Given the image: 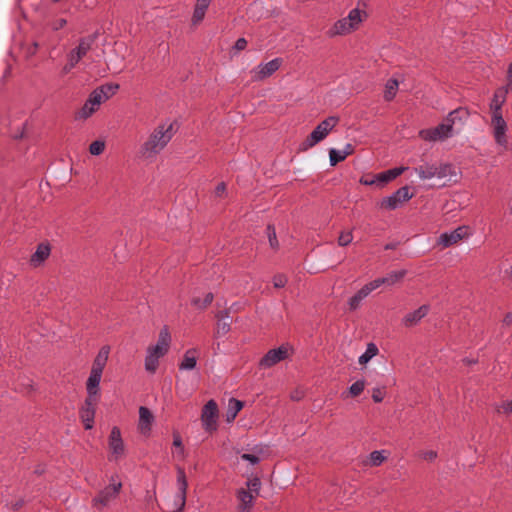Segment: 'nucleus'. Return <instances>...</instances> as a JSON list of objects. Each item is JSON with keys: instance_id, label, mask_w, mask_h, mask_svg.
Wrapping results in <instances>:
<instances>
[{"instance_id": "obj_1", "label": "nucleus", "mask_w": 512, "mask_h": 512, "mask_svg": "<svg viewBox=\"0 0 512 512\" xmlns=\"http://www.w3.org/2000/svg\"><path fill=\"white\" fill-rule=\"evenodd\" d=\"M338 122L339 117L337 116H329L320 122L300 144L299 150L305 151L322 141Z\"/></svg>"}, {"instance_id": "obj_2", "label": "nucleus", "mask_w": 512, "mask_h": 512, "mask_svg": "<svg viewBox=\"0 0 512 512\" xmlns=\"http://www.w3.org/2000/svg\"><path fill=\"white\" fill-rule=\"evenodd\" d=\"M166 133L167 131H164V126L157 127L142 145V155L146 158H150L158 154L171 139V135Z\"/></svg>"}, {"instance_id": "obj_3", "label": "nucleus", "mask_w": 512, "mask_h": 512, "mask_svg": "<svg viewBox=\"0 0 512 512\" xmlns=\"http://www.w3.org/2000/svg\"><path fill=\"white\" fill-rule=\"evenodd\" d=\"M409 190L410 187L408 185L400 187L392 195L384 197L378 203L379 208L389 211L395 210L399 205L413 198L414 194L409 193Z\"/></svg>"}, {"instance_id": "obj_4", "label": "nucleus", "mask_w": 512, "mask_h": 512, "mask_svg": "<svg viewBox=\"0 0 512 512\" xmlns=\"http://www.w3.org/2000/svg\"><path fill=\"white\" fill-rule=\"evenodd\" d=\"M289 350H293L289 344H283L278 348L270 349L259 361L261 368H270L289 357Z\"/></svg>"}, {"instance_id": "obj_5", "label": "nucleus", "mask_w": 512, "mask_h": 512, "mask_svg": "<svg viewBox=\"0 0 512 512\" xmlns=\"http://www.w3.org/2000/svg\"><path fill=\"white\" fill-rule=\"evenodd\" d=\"M218 414V405L213 399L203 406L201 420L205 431L212 433L217 430Z\"/></svg>"}, {"instance_id": "obj_6", "label": "nucleus", "mask_w": 512, "mask_h": 512, "mask_svg": "<svg viewBox=\"0 0 512 512\" xmlns=\"http://www.w3.org/2000/svg\"><path fill=\"white\" fill-rule=\"evenodd\" d=\"M492 126L495 141L498 145L507 146V123L503 118L502 112H500L499 105H495V113H492Z\"/></svg>"}, {"instance_id": "obj_7", "label": "nucleus", "mask_w": 512, "mask_h": 512, "mask_svg": "<svg viewBox=\"0 0 512 512\" xmlns=\"http://www.w3.org/2000/svg\"><path fill=\"white\" fill-rule=\"evenodd\" d=\"M98 402V399L86 398L84 404L79 410V416L85 430H90L94 426V418Z\"/></svg>"}, {"instance_id": "obj_8", "label": "nucleus", "mask_w": 512, "mask_h": 512, "mask_svg": "<svg viewBox=\"0 0 512 512\" xmlns=\"http://www.w3.org/2000/svg\"><path fill=\"white\" fill-rule=\"evenodd\" d=\"M122 488V483L110 484L102 489L96 497L93 498V506L100 508L105 507L108 503L117 497Z\"/></svg>"}, {"instance_id": "obj_9", "label": "nucleus", "mask_w": 512, "mask_h": 512, "mask_svg": "<svg viewBox=\"0 0 512 512\" xmlns=\"http://www.w3.org/2000/svg\"><path fill=\"white\" fill-rule=\"evenodd\" d=\"M468 229V226H459L450 233H442L438 238L437 244L442 245L444 248L450 247L467 237L469 235Z\"/></svg>"}, {"instance_id": "obj_10", "label": "nucleus", "mask_w": 512, "mask_h": 512, "mask_svg": "<svg viewBox=\"0 0 512 512\" xmlns=\"http://www.w3.org/2000/svg\"><path fill=\"white\" fill-rule=\"evenodd\" d=\"M406 275H407V270H405V269H402L399 271H392L384 277H379V278L369 282L368 285L370 286V288L373 291L382 285L392 286L396 283L402 282Z\"/></svg>"}, {"instance_id": "obj_11", "label": "nucleus", "mask_w": 512, "mask_h": 512, "mask_svg": "<svg viewBox=\"0 0 512 512\" xmlns=\"http://www.w3.org/2000/svg\"><path fill=\"white\" fill-rule=\"evenodd\" d=\"M406 169V167H395L378 174H374L375 185L378 187H384L398 176H400Z\"/></svg>"}, {"instance_id": "obj_12", "label": "nucleus", "mask_w": 512, "mask_h": 512, "mask_svg": "<svg viewBox=\"0 0 512 512\" xmlns=\"http://www.w3.org/2000/svg\"><path fill=\"white\" fill-rule=\"evenodd\" d=\"M177 482L179 485L180 503H179L178 508L176 510H174L173 512H184V508H185V504H186V494H187L188 483H187L185 471L180 466L177 467Z\"/></svg>"}, {"instance_id": "obj_13", "label": "nucleus", "mask_w": 512, "mask_h": 512, "mask_svg": "<svg viewBox=\"0 0 512 512\" xmlns=\"http://www.w3.org/2000/svg\"><path fill=\"white\" fill-rule=\"evenodd\" d=\"M109 448L116 457L124 454V443L121 437L120 428L117 426H114L111 429L109 435Z\"/></svg>"}, {"instance_id": "obj_14", "label": "nucleus", "mask_w": 512, "mask_h": 512, "mask_svg": "<svg viewBox=\"0 0 512 512\" xmlns=\"http://www.w3.org/2000/svg\"><path fill=\"white\" fill-rule=\"evenodd\" d=\"M236 497L239 500V512H251L256 496L253 495L252 492L247 491L245 488H240L236 492Z\"/></svg>"}, {"instance_id": "obj_15", "label": "nucleus", "mask_w": 512, "mask_h": 512, "mask_svg": "<svg viewBox=\"0 0 512 512\" xmlns=\"http://www.w3.org/2000/svg\"><path fill=\"white\" fill-rule=\"evenodd\" d=\"M51 245L49 242H41L38 244L36 251L31 255L30 263L37 267L41 265L50 255Z\"/></svg>"}, {"instance_id": "obj_16", "label": "nucleus", "mask_w": 512, "mask_h": 512, "mask_svg": "<svg viewBox=\"0 0 512 512\" xmlns=\"http://www.w3.org/2000/svg\"><path fill=\"white\" fill-rule=\"evenodd\" d=\"M430 310L429 305H422L413 312H410L404 316L402 323L405 327H412L416 325L422 318H424Z\"/></svg>"}, {"instance_id": "obj_17", "label": "nucleus", "mask_w": 512, "mask_h": 512, "mask_svg": "<svg viewBox=\"0 0 512 512\" xmlns=\"http://www.w3.org/2000/svg\"><path fill=\"white\" fill-rule=\"evenodd\" d=\"M153 422L154 415L151 410L145 406H141L139 408V429L141 433L146 434L150 432Z\"/></svg>"}, {"instance_id": "obj_18", "label": "nucleus", "mask_w": 512, "mask_h": 512, "mask_svg": "<svg viewBox=\"0 0 512 512\" xmlns=\"http://www.w3.org/2000/svg\"><path fill=\"white\" fill-rule=\"evenodd\" d=\"M109 346H103L100 351L98 352L97 356L95 357L91 373H96L98 375L102 376L103 370L106 366L107 360H108V354H109Z\"/></svg>"}, {"instance_id": "obj_19", "label": "nucleus", "mask_w": 512, "mask_h": 512, "mask_svg": "<svg viewBox=\"0 0 512 512\" xmlns=\"http://www.w3.org/2000/svg\"><path fill=\"white\" fill-rule=\"evenodd\" d=\"M101 375H98L96 373H91L88 377V380L86 382V390H87V397L86 398H93V399H100V381H101Z\"/></svg>"}, {"instance_id": "obj_20", "label": "nucleus", "mask_w": 512, "mask_h": 512, "mask_svg": "<svg viewBox=\"0 0 512 512\" xmlns=\"http://www.w3.org/2000/svg\"><path fill=\"white\" fill-rule=\"evenodd\" d=\"M354 30V26H352L351 22H349L347 18H342L334 23L327 34L329 37H334L336 35H347Z\"/></svg>"}, {"instance_id": "obj_21", "label": "nucleus", "mask_w": 512, "mask_h": 512, "mask_svg": "<svg viewBox=\"0 0 512 512\" xmlns=\"http://www.w3.org/2000/svg\"><path fill=\"white\" fill-rule=\"evenodd\" d=\"M282 58H275L261 67L255 76L256 80H263L275 73L282 65Z\"/></svg>"}, {"instance_id": "obj_22", "label": "nucleus", "mask_w": 512, "mask_h": 512, "mask_svg": "<svg viewBox=\"0 0 512 512\" xmlns=\"http://www.w3.org/2000/svg\"><path fill=\"white\" fill-rule=\"evenodd\" d=\"M469 116L470 112L466 107H458L448 114L446 121L448 124H452V126L457 122L464 124L469 119Z\"/></svg>"}, {"instance_id": "obj_23", "label": "nucleus", "mask_w": 512, "mask_h": 512, "mask_svg": "<svg viewBox=\"0 0 512 512\" xmlns=\"http://www.w3.org/2000/svg\"><path fill=\"white\" fill-rule=\"evenodd\" d=\"M197 353L198 350L196 348L188 349L183 356V360L179 364V369L193 370L197 364Z\"/></svg>"}, {"instance_id": "obj_24", "label": "nucleus", "mask_w": 512, "mask_h": 512, "mask_svg": "<svg viewBox=\"0 0 512 512\" xmlns=\"http://www.w3.org/2000/svg\"><path fill=\"white\" fill-rule=\"evenodd\" d=\"M371 292H372V289L370 288L368 283L366 285H364L355 295H353L349 299L348 304H349L350 310L351 311L356 310L359 307L361 301L365 297H367Z\"/></svg>"}, {"instance_id": "obj_25", "label": "nucleus", "mask_w": 512, "mask_h": 512, "mask_svg": "<svg viewBox=\"0 0 512 512\" xmlns=\"http://www.w3.org/2000/svg\"><path fill=\"white\" fill-rule=\"evenodd\" d=\"M244 407V402L241 400H238L236 398H231L228 403V408L226 412V421L227 422H233L237 416V414L242 410Z\"/></svg>"}, {"instance_id": "obj_26", "label": "nucleus", "mask_w": 512, "mask_h": 512, "mask_svg": "<svg viewBox=\"0 0 512 512\" xmlns=\"http://www.w3.org/2000/svg\"><path fill=\"white\" fill-rule=\"evenodd\" d=\"M99 33L96 31L86 37H83L79 40L78 46L75 48L77 52L85 56L87 52L91 49L92 45L96 41Z\"/></svg>"}, {"instance_id": "obj_27", "label": "nucleus", "mask_w": 512, "mask_h": 512, "mask_svg": "<svg viewBox=\"0 0 512 512\" xmlns=\"http://www.w3.org/2000/svg\"><path fill=\"white\" fill-rule=\"evenodd\" d=\"M510 85H507L506 88H499L494 93L493 99L490 104V109L492 110V113H495V105H499L500 112H502V106L504 102L506 101V95L509 91Z\"/></svg>"}, {"instance_id": "obj_28", "label": "nucleus", "mask_w": 512, "mask_h": 512, "mask_svg": "<svg viewBox=\"0 0 512 512\" xmlns=\"http://www.w3.org/2000/svg\"><path fill=\"white\" fill-rule=\"evenodd\" d=\"M399 83L396 79H389L385 85L384 99L387 102L392 101L398 91Z\"/></svg>"}, {"instance_id": "obj_29", "label": "nucleus", "mask_w": 512, "mask_h": 512, "mask_svg": "<svg viewBox=\"0 0 512 512\" xmlns=\"http://www.w3.org/2000/svg\"><path fill=\"white\" fill-rule=\"evenodd\" d=\"M416 171L421 179H431L434 176H437V166L430 165L428 163L419 166L416 168Z\"/></svg>"}, {"instance_id": "obj_30", "label": "nucleus", "mask_w": 512, "mask_h": 512, "mask_svg": "<svg viewBox=\"0 0 512 512\" xmlns=\"http://www.w3.org/2000/svg\"><path fill=\"white\" fill-rule=\"evenodd\" d=\"M452 132V124H439L435 128H433V135L436 140H441L448 138Z\"/></svg>"}, {"instance_id": "obj_31", "label": "nucleus", "mask_w": 512, "mask_h": 512, "mask_svg": "<svg viewBox=\"0 0 512 512\" xmlns=\"http://www.w3.org/2000/svg\"><path fill=\"white\" fill-rule=\"evenodd\" d=\"M447 176L454 177V178L457 176L455 166L451 163H444V164H440L439 166H437V177L445 178Z\"/></svg>"}, {"instance_id": "obj_32", "label": "nucleus", "mask_w": 512, "mask_h": 512, "mask_svg": "<svg viewBox=\"0 0 512 512\" xmlns=\"http://www.w3.org/2000/svg\"><path fill=\"white\" fill-rule=\"evenodd\" d=\"M120 85L117 83H106L98 87V91L101 92V95L104 100L112 97L119 90Z\"/></svg>"}, {"instance_id": "obj_33", "label": "nucleus", "mask_w": 512, "mask_h": 512, "mask_svg": "<svg viewBox=\"0 0 512 512\" xmlns=\"http://www.w3.org/2000/svg\"><path fill=\"white\" fill-rule=\"evenodd\" d=\"M378 352V347L374 343H369L366 351L359 357V363L361 365L367 364Z\"/></svg>"}, {"instance_id": "obj_34", "label": "nucleus", "mask_w": 512, "mask_h": 512, "mask_svg": "<svg viewBox=\"0 0 512 512\" xmlns=\"http://www.w3.org/2000/svg\"><path fill=\"white\" fill-rule=\"evenodd\" d=\"M362 15L367 17V13L365 11H361L358 8L352 9L348 16L346 17L349 22H351L352 26L356 30L358 25L362 22Z\"/></svg>"}, {"instance_id": "obj_35", "label": "nucleus", "mask_w": 512, "mask_h": 512, "mask_svg": "<svg viewBox=\"0 0 512 512\" xmlns=\"http://www.w3.org/2000/svg\"><path fill=\"white\" fill-rule=\"evenodd\" d=\"M346 154L343 151H339L337 149L331 148L329 150V159H330V165L336 166L340 162L344 161L346 159Z\"/></svg>"}, {"instance_id": "obj_36", "label": "nucleus", "mask_w": 512, "mask_h": 512, "mask_svg": "<svg viewBox=\"0 0 512 512\" xmlns=\"http://www.w3.org/2000/svg\"><path fill=\"white\" fill-rule=\"evenodd\" d=\"M96 111L95 107H91L90 104H87V101L82 106L80 110H78L75 114V119H87Z\"/></svg>"}, {"instance_id": "obj_37", "label": "nucleus", "mask_w": 512, "mask_h": 512, "mask_svg": "<svg viewBox=\"0 0 512 512\" xmlns=\"http://www.w3.org/2000/svg\"><path fill=\"white\" fill-rule=\"evenodd\" d=\"M158 360L157 357L148 353L145 357V369L149 373H155L159 365Z\"/></svg>"}, {"instance_id": "obj_38", "label": "nucleus", "mask_w": 512, "mask_h": 512, "mask_svg": "<svg viewBox=\"0 0 512 512\" xmlns=\"http://www.w3.org/2000/svg\"><path fill=\"white\" fill-rule=\"evenodd\" d=\"M246 486L247 488L245 489L247 491H250L253 495L258 496L261 488V480L258 477H254L246 482Z\"/></svg>"}, {"instance_id": "obj_39", "label": "nucleus", "mask_w": 512, "mask_h": 512, "mask_svg": "<svg viewBox=\"0 0 512 512\" xmlns=\"http://www.w3.org/2000/svg\"><path fill=\"white\" fill-rule=\"evenodd\" d=\"M171 343V335L167 326H164L159 333L157 344L165 346L169 349Z\"/></svg>"}, {"instance_id": "obj_40", "label": "nucleus", "mask_w": 512, "mask_h": 512, "mask_svg": "<svg viewBox=\"0 0 512 512\" xmlns=\"http://www.w3.org/2000/svg\"><path fill=\"white\" fill-rule=\"evenodd\" d=\"M86 101L87 104L91 105V107H95L97 109V107L103 102V97L101 95V92L98 91V88H96L90 93Z\"/></svg>"}, {"instance_id": "obj_41", "label": "nucleus", "mask_w": 512, "mask_h": 512, "mask_svg": "<svg viewBox=\"0 0 512 512\" xmlns=\"http://www.w3.org/2000/svg\"><path fill=\"white\" fill-rule=\"evenodd\" d=\"M266 230H267V236H268V240H269V244H270L271 248L274 250L278 249L279 243H278V240L276 237V231H275L274 225L268 224Z\"/></svg>"}, {"instance_id": "obj_42", "label": "nucleus", "mask_w": 512, "mask_h": 512, "mask_svg": "<svg viewBox=\"0 0 512 512\" xmlns=\"http://www.w3.org/2000/svg\"><path fill=\"white\" fill-rule=\"evenodd\" d=\"M105 150V142L103 140H95L89 145L91 155L98 156Z\"/></svg>"}, {"instance_id": "obj_43", "label": "nucleus", "mask_w": 512, "mask_h": 512, "mask_svg": "<svg viewBox=\"0 0 512 512\" xmlns=\"http://www.w3.org/2000/svg\"><path fill=\"white\" fill-rule=\"evenodd\" d=\"M365 388V380H357L349 387V395L351 397H358Z\"/></svg>"}, {"instance_id": "obj_44", "label": "nucleus", "mask_w": 512, "mask_h": 512, "mask_svg": "<svg viewBox=\"0 0 512 512\" xmlns=\"http://www.w3.org/2000/svg\"><path fill=\"white\" fill-rule=\"evenodd\" d=\"M382 453L383 451L377 450L370 453L369 460L371 466H380L386 460V457Z\"/></svg>"}, {"instance_id": "obj_45", "label": "nucleus", "mask_w": 512, "mask_h": 512, "mask_svg": "<svg viewBox=\"0 0 512 512\" xmlns=\"http://www.w3.org/2000/svg\"><path fill=\"white\" fill-rule=\"evenodd\" d=\"M168 350L169 349L167 347L156 344L154 346H150L147 352L159 359L160 357H163L168 352Z\"/></svg>"}, {"instance_id": "obj_46", "label": "nucleus", "mask_w": 512, "mask_h": 512, "mask_svg": "<svg viewBox=\"0 0 512 512\" xmlns=\"http://www.w3.org/2000/svg\"><path fill=\"white\" fill-rule=\"evenodd\" d=\"M173 446L178 449V453L184 456L185 448L182 442L180 433L177 430L173 431Z\"/></svg>"}, {"instance_id": "obj_47", "label": "nucleus", "mask_w": 512, "mask_h": 512, "mask_svg": "<svg viewBox=\"0 0 512 512\" xmlns=\"http://www.w3.org/2000/svg\"><path fill=\"white\" fill-rule=\"evenodd\" d=\"M206 10H207L206 8L195 6L194 12L192 15V23L194 25L200 23L204 19Z\"/></svg>"}, {"instance_id": "obj_48", "label": "nucleus", "mask_w": 512, "mask_h": 512, "mask_svg": "<svg viewBox=\"0 0 512 512\" xmlns=\"http://www.w3.org/2000/svg\"><path fill=\"white\" fill-rule=\"evenodd\" d=\"M353 240V235L351 231H342L338 237V245L339 246H347Z\"/></svg>"}, {"instance_id": "obj_49", "label": "nucleus", "mask_w": 512, "mask_h": 512, "mask_svg": "<svg viewBox=\"0 0 512 512\" xmlns=\"http://www.w3.org/2000/svg\"><path fill=\"white\" fill-rule=\"evenodd\" d=\"M230 325H231L230 321H225V320L219 321L218 320L215 335L219 336V335L227 334L230 331Z\"/></svg>"}, {"instance_id": "obj_50", "label": "nucleus", "mask_w": 512, "mask_h": 512, "mask_svg": "<svg viewBox=\"0 0 512 512\" xmlns=\"http://www.w3.org/2000/svg\"><path fill=\"white\" fill-rule=\"evenodd\" d=\"M287 277L284 274H277L273 277V285L275 288H283L287 284Z\"/></svg>"}, {"instance_id": "obj_51", "label": "nucleus", "mask_w": 512, "mask_h": 512, "mask_svg": "<svg viewBox=\"0 0 512 512\" xmlns=\"http://www.w3.org/2000/svg\"><path fill=\"white\" fill-rule=\"evenodd\" d=\"M82 57H84L82 54L73 49L69 54L70 67H75Z\"/></svg>"}, {"instance_id": "obj_52", "label": "nucleus", "mask_w": 512, "mask_h": 512, "mask_svg": "<svg viewBox=\"0 0 512 512\" xmlns=\"http://www.w3.org/2000/svg\"><path fill=\"white\" fill-rule=\"evenodd\" d=\"M419 135L422 139L426 141H436L433 135V128L431 129H423L419 132Z\"/></svg>"}, {"instance_id": "obj_53", "label": "nucleus", "mask_w": 512, "mask_h": 512, "mask_svg": "<svg viewBox=\"0 0 512 512\" xmlns=\"http://www.w3.org/2000/svg\"><path fill=\"white\" fill-rule=\"evenodd\" d=\"M385 392L380 388H374L372 391V399L375 403H380L383 401Z\"/></svg>"}, {"instance_id": "obj_54", "label": "nucleus", "mask_w": 512, "mask_h": 512, "mask_svg": "<svg viewBox=\"0 0 512 512\" xmlns=\"http://www.w3.org/2000/svg\"><path fill=\"white\" fill-rule=\"evenodd\" d=\"M39 44L37 42H33L32 44L28 45L25 50V57L30 58L34 56L38 50Z\"/></svg>"}, {"instance_id": "obj_55", "label": "nucleus", "mask_w": 512, "mask_h": 512, "mask_svg": "<svg viewBox=\"0 0 512 512\" xmlns=\"http://www.w3.org/2000/svg\"><path fill=\"white\" fill-rule=\"evenodd\" d=\"M359 182L362 184V185H366V186H371V185H374L375 184V179H374V174H366V175H363Z\"/></svg>"}, {"instance_id": "obj_56", "label": "nucleus", "mask_w": 512, "mask_h": 512, "mask_svg": "<svg viewBox=\"0 0 512 512\" xmlns=\"http://www.w3.org/2000/svg\"><path fill=\"white\" fill-rule=\"evenodd\" d=\"M241 458L245 461L250 462L252 465L258 464L260 461V458L254 454L250 453H244L241 455Z\"/></svg>"}, {"instance_id": "obj_57", "label": "nucleus", "mask_w": 512, "mask_h": 512, "mask_svg": "<svg viewBox=\"0 0 512 512\" xmlns=\"http://www.w3.org/2000/svg\"><path fill=\"white\" fill-rule=\"evenodd\" d=\"M246 47H247V40L245 38L241 37V38L237 39V41L235 42V44L233 46V49L238 52V51L244 50Z\"/></svg>"}, {"instance_id": "obj_58", "label": "nucleus", "mask_w": 512, "mask_h": 512, "mask_svg": "<svg viewBox=\"0 0 512 512\" xmlns=\"http://www.w3.org/2000/svg\"><path fill=\"white\" fill-rule=\"evenodd\" d=\"M226 189L227 188L225 182H220L215 188V196L222 198L226 193Z\"/></svg>"}, {"instance_id": "obj_59", "label": "nucleus", "mask_w": 512, "mask_h": 512, "mask_svg": "<svg viewBox=\"0 0 512 512\" xmlns=\"http://www.w3.org/2000/svg\"><path fill=\"white\" fill-rule=\"evenodd\" d=\"M214 294L212 292H209L205 295L202 304H201V310H205L213 301Z\"/></svg>"}, {"instance_id": "obj_60", "label": "nucleus", "mask_w": 512, "mask_h": 512, "mask_svg": "<svg viewBox=\"0 0 512 512\" xmlns=\"http://www.w3.org/2000/svg\"><path fill=\"white\" fill-rule=\"evenodd\" d=\"M214 294L212 292H209L205 295L202 304H201V310H205L213 301Z\"/></svg>"}, {"instance_id": "obj_61", "label": "nucleus", "mask_w": 512, "mask_h": 512, "mask_svg": "<svg viewBox=\"0 0 512 512\" xmlns=\"http://www.w3.org/2000/svg\"><path fill=\"white\" fill-rule=\"evenodd\" d=\"M229 317H230V309H224V310L218 311L216 314V318L219 321L225 320L226 318H229Z\"/></svg>"}, {"instance_id": "obj_62", "label": "nucleus", "mask_w": 512, "mask_h": 512, "mask_svg": "<svg viewBox=\"0 0 512 512\" xmlns=\"http://www.w3.org/2000/svg\"><path fill=\"white\" fill-rule=\"evenodd\" d=\"M66 23H67V21H66V19H64V18L57 19V20L54 22L53 29H54V30L62 29V28L66 25Z\"/></svg>"}, {"instance_id": "obj_63", "label": "nucleus", "mask_w": 512, "mask_h": 512, "mask_svg": "<svg viewBox=\"0 0 512 512\" xmlns=\"http://www.w3.org/2000/svg\"><path fill=\"white\" fill-rule=\"evenodd\" d=\"M503 325L510 326L512 324V312H508L505 314L503 320Z\"/></svg>"}, {"instance_id": "obj_64", "label": "nucleus", "mask_w": 512, "mask_h": 512, "mask_svg": "<svg viewBox=\"0 0 512 512\" xmlns=\"http://www.w3.org/2000/svg\"><path fill=\"white\" fill-rule=\"evenodd\" d=\"M437 457V453L433 450L424 453V459L432 461Z\"/></svg>"}]
</instances>
